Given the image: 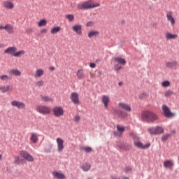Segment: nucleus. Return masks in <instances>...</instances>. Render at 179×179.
Here are the masks:
<instances>
[{
  "mask_svg": "<svg viewBox=\"0 0 179 179\" xmlns=\"http://www.w3.org/2000/svg\"><path fill=\"white\" fill-rule=\"evenodd\" d=\"M66 19H68L69 22H73L75 20V16L72 14H68L66 15Z\"/></svg>",
  "mask_w": 179,
  "mask_h": 179,
  "instance_id": "e433bc0d",
  "label": "nucleus"
},
{
  "mask_svg": "<svg viewBox=\"0 0 179 179\" xmlns=\"http://www.w3.org/2000/svg\"><path fill=\"white\" fill-rule=\"evenodd\" d=\"M11 106H13V107H17L18 110H24V108H26V104L19 101H11Z\"/></svg>",
  "mask_w": 179,
  "mask_h": 179,
  "instance_id": "1a4fd4ad",
  "label": "nucleus"
},
{
  "mask_svg": "<svg viewBox=\"0 0 179 179\" xmlns=\"http://www.w3.org/2000/svg\"><path fill=\"white\" fill-rule=\"evenodd\" d=\"M37 86H43V85H44V82H43V80L38 81L36 83Z\"/></svg>",
  "mask_w": 179,
  "mask_h": 179,
  "instance_id": "603ef678",
  "label": "nucleus"
},
{
  "mask_svg": "<svg viewBox=\"0 0 179 179\" xmlns=\"http://www.w3.org/2000/svg\"><path fill=\"white\" fill-rule=\"evenodd\" d=\"M164 167L165 169H169V170H172V169L174 167V162L171 160H166L164 162Z\"/></svg>",
  "mask_w": 179,
  "mask_h": 179,
  "instance_id": "f3484780",
  "label": "nucleus"
},
{
  "mask_svg": "<svg viewBox=\"0 0 179 179\" xmlns=\"http://www.w3.org/2000/svg\"><path fill=\"white\" fill-rule=\"evenodd\" d=\"M152 1H156V0H152Z\"/></svg>",
  "mask_w": 179,
  "mask_h": 179,
  "instance_id": "0e129e2a",
  "label": "nucleus"
},
{
  "mask_svg": "<svg viewBox=\"0 0 179 179\" xmlns=\"http://www.w3.org/2000/svg\"><path fill=\"white\" fill-rule=\"evenodd\" d=\"M73 31H75L78 36H82V25L76 24L72 27Z\"/></svg>",
  "mask_w": 179,
  "mask_h": 179,
  "instance_id": "4468645a",
  "label": "nucleus"
},
{
  "mask_svg": "<svg viewBox=\"0 0 179 179\" xmlns=\"http://www.w3.org/2000/svg\"><path fill=\"white\" fill-rule=\"evenodd\" d=\"M77 78L78 79H83L85 78V71L83 69H80L77 71Z\"/></svg>",
  "mask_w": 179,
  "mask_h": 179,
  "instance_id": "c85d7f7f",
  "label": "nucleus"
},
{
  "mask_svg": "<svg viewBox=\"0 0 179 179\" xmlns=\"http://www.w3.org/2000/svg\"><path fill=\"white\" fill-rule=\"evenodd\" d=\"M170 136H171V134H164L162 136L161 140L162 141V142H166V141H167V139H169V138H170Z\"/></svg>",
  "mask_w": 179,
  "mask_h": 179,
  "instance_id": "c9c22d12",
  "label": "nucleus"
},
{
  "mask_svg": "<svg viewBox=\"0 0 179 179\" xmlns=\"http://www.w3.org/2000/svg\"><path fill=\"white\" fill-rule=\"evenodd\" d=\"M101 101L104 106V108H108V102L110 101V97L107 95H103L101 98Z\"/></svg>",
  "mask_w": 179,
  "mask_h": 179,
  "instance_id": "a211bd4d",
  "label": "nucleus"
},
{
  "mask_svg": "<svg viewBox=\"0 0 179 179\" xmlns=\"http://www.w3.org/2000/svg\"><path fill=\"white\" fill-rule=\"evenodd\" d=\"M56 141L57 143V152H61L62 150H64V140L57 138Z\"/></svg>",
  "mask_w": 179,
  "mask_h": 179,
  "instance_id": "ddd939ff",
  "label": "nucleus"
},
{
  "mask_svg": "<svg viewBox=\"0 0 179 179\" xmlns=\"http://www.w3.org/2000/svg\"><path fill=\"white\" fill-rule=\"evenodd\" d=\"M15 51H17V48L16 47H10L4 50L5 54H10V55H13L14 57V54Z\"/></svg>",
  "mask_w": 179,
  "mask_h": 179,
  "instance_id": "6ab92c4d",
  "label": "nucleus"
},
{
  "mask_svg": "<svg viewBox=\"0 0 179 179\" xmlns=\"http://www.w3.org/2000/svg\"><path fill=\"white\" fill-rule=\"evenodd\" d=\"M141 120L144 121V122H155V121L159 120V117L157 116V114L146 110L142 112Z\"/></svg>",
  "mask_w": 179,
  "mask_h": 179,
  "instance_id": "f257e3e1",
  "label": "nucleus"
},
{
  "mask_svg": "<svg viewBox=\"0 0 179 179\" xmlns=\"http://www.w3.org/2000/svg\"><path fill=\"white\" fill-rule=\"evenodd\" d=\"M30 141H31L33 143H37V141H38V138H37V136L36 134H32L30 138Z\"/></svg>",
  "mask_w": 179,
  "mask_h": 179,
  "instance_id": "473e14b6",
  "label": "nucleus"
},
{
  "mask_svg": "<svg viewBox=\"0 0 179 179\" xmlns=\"http://www.w3.org/2000/svg\"><path fill=\"white\" fill-rule=\"evenodd\" d=\"M114 70L115 71H120V70H121V66L120 64H115L114 66Z\"/></svg>",
  "mask_w": 179,
  "mask_h": 179,
  "instance_id": "49530a36",
  "label": "nucleus"
},
{
  "mask_svg": "<svg viewBox=\"0 0 179 179\" xmlns=\"http://www.w3.org/2000/svg\"><path fill=\"white\" fill-rule=\"evenodd\" d=\"M177 37H178L177 34H173L170 32H168L166 34V40H174V39L177 38Z\"/></svg>",
  "mask_w": 179,
  "mask_h": 179,
  "instance_id": "b1692460",
  "label": "nucleus"
},
{
  "mask_svg": "<svg viewBox=\"0 0 179 179\" xmlns=\"http://www.w3.org/2000/svg\"><path fill=\"white\" fill-rule=\"evenodd\" d=\"M122 178H123V179H129V177H127V176H123Z\"/></svg>",
  "mask_w": 179,
  "mask_h": 179,
  "instance_id": "4d7b16f0",
  "label": "nucleus"
},
{
  "mask_svg": "<svg viewBox=\"0 0 179 179\" xmlns=\"http://www.w3.org/2000/svg\"><path fill=\"white\" fill-rule=\"evenodd\" d=\"M134 146L138 148V149H149L150 148V143H146L145 145H143L141 142L136 141L134 142Z\"/></svg>",
  "mask_w": 179,
  "mask_h": 179,
  "instance_id": "9b49d317",
  "label": "nucleus"
},
{
  "mask_svg": "<svg viewBox=\"0 0 179 179\" xmlns=\"http://www.w3.org/2000/svg\"><path fill=\"white\" fill-rule=\"evenodd\" d=\"M24 54V50H20L17 52H15L14 54V57H20V55H23Z\"/></svg>",
  "mask_w": 179,
  "mask_h": 179,
  "instance_id": "a19ab883",
  "label": "nucleus"
},
{
  "mask_svg": "<svg viewBox=\"0 0 179 179\" xmlns=\"http://www.w3.org/2000/svg\"><path fill=\"white\" fill-rule=\"evenodd\" d=\"M52 113L55 117H62L64 115V109L61 106H56L52 108Z\"/></svg>",
  "mask_w": 179,
  "mask_h": 179,
  "instance_id": "0eeeda50",
  "label": "nucleus"
},
{
  "mask_svg": "<svg viewBox=\"0 0 179 179\" xmlns=\"http://www.w3.org/2000/svg\"><path fill=\"white\" fill-rule=\"evenodd\" d=\"M44 75V70L43 69H38L35 73V78H40V76H43Z\"/></svg>",
  "mask_w": 179,
  "mask_h": 179,
  "instance_id": "7c9ffc66",
  "label": "nucleus"
},
{
  "mask_svg": "<svg viewBox=\"0 0 179 179\" xmlns=\"http://www.w3.org/2000/svg\"><path fill=\"white\" fill-rule=\"evenodd\" d=\"M90 167H91V165L90 164H84L83 166H82V169L83 170V171H89L90 170Z\"/></svg>",
  "mask_w": 179,
  "mask_h": 179,
  "instance_id": "2f4dec72",
  "label": "nucleus"
},
{
  "mask_svg": "<svg viewBox=\"0 0 179 179\" xmlns=\"http://www.w3.org/2000/svg\"><path fill=\"white\" fill-rule=\"evenodd\" d=\"M50 71H54V69H55V68H54V67H50Z\"/></svg>",
  "mask_w": 179,
  "mask_h": 179,
  "instance_id": "13d9d810",
  "label": "nucleus"
},
{
  "mask_svg": "<svg viewBox=\"0 0 179 179\" xmlns=\"http://www.w3.org/2000/svg\"><path fill=\"white\" fill-rule=\"evenodd\" d=\"M171 94H173V91L171 90H168L165 92L164 94V96L165 97H170L171 96Z\"/></svg>",
  "mask_w": 179,
  "mask_h": 179,
  "instance_id": "79ce46f5",
  "label": "nucleus"
},
{
  "mask_svg": "<svg viewBox=\"0 0 179 179\" xmlns=\"http://www.w3.org/2000/svg\"><path fill=\"white\" fill-rule=\"evenodd\" d=\"M3 29H5V27H3V26H0V30H3Z\"/></svg>",
  "mask_w": 179,
  "mask_h": 179,
  "instance_id": "6e6d98bb",
  "label": "nucleus"
},
{
  "mask_svg": "<svg viewBox=\"0 0 179 179\" xmlns=\"http://www.w3.org/2000/svg\"><path fill=\"white\" fill-rule=\"evenodd\" d=\"M47 24V21L45 20H41L40 22H38V26L39 27H42V26H45Z\"/></svg>",
  "mask_w": 179,
  "mask_h": 179,
  "instance_id": "58836bf2",
  "label": "nucleus"
},
{
  "mask_svg": "<svg viewBox=\"0 0 179 179\" xmlns=\"http://www.w3.org/2000/svg\"><path fill=\"white\" fill-rule=\"evenodd\" d=\"M41 99H42V101H45V102L52 101V98L48 96H42Z\"/></svg>",
  "mask_w": 179,
  "mask_h": 179,
  "instance_id": "f704fd0d",
  "label": "nucleus"
},
{
  "mask_svg": "<svg viewBox=\"0 0 179 179\" xmlns=\"http://www.w3.org/2000/svg\"><path fill=\"white\" fill-rule=\"evenodd\" d=\"M116 145L121 150H125L126 152L128 150H131V145H129L128 143H125L122 141H117Z\"/></svg>",
  "mask_w": 179,
  "mask_h": 179,
  "instance_id": "423d86ee",
  "label": "nucleus"
},
{
  "mask_svg": "<svg viewBox=\"0 0 179 179\" xmlns=\"http://www.w3.org/2000/svg\"><path fill=\"white\" fill-rule=\"evenodd\" d=\"M114 61L120 65H125V64H127V60H125V59H122V57H115Z\"/></svg>",
  "mask_w": 179,
  "mask_h": 179,
  "instance_id": "4be33fe9",
  "label": "nucleus"
},
{
  "mask_svg": "<svg viewBox=\"0 0 179 179\" xmlns=\"http://www.w3.org/2000/svg\"><path fill=\"white\" fill-rule=\"evenodd\" d=\"M166 18L168 22H170L171 26H174V24H176V20L173 17V11H169L167 13Z\"/></svg>",
  "mask_w": 179,
  "mask_h": 179,
  "instance_id": "f8f14e48",
  "label": "nucleus"
},
{
  "mask_svg": "<svg viewBox=\"0 0 179 179\" xmlns=\"http://www.w3.org/2000/svg\"><path fill=\"white\" fill-rule=\"evenodd\" d=\"M122 85H123V83H122V82H119V83H118V85H119V86H122Z\"/></svg>",
  "mask_w": 179,
  "mask_h": 179,
  "instance_id": "5fc2aeb1",
  "label": "nucleus"
},
{
  "mask_svg": "<svg viewBox=\"0 0 179 179\" xmlns=\"http://www.w3.org/2000/svg\"><path fill=\"white\" fill-rule=\"evenodd\" d=\"M45 31H47V30L46 29L42 30V33H45Z\"/></svg>",
  "mask_w": 179,
  "mask_h": 179,
  "instance_id": "052dcab7",
  "label": "nucleus"
},
{
  "mask_svg": "<svg viewBox=\"0 0 179 179\" xmlns=\"http://www.w3.org/2000/svg\"><path fill=\"white\" fill-rule=\"evenodd\" d=\"M90 68H96V64L94 63H90Z\"/></svg>",
  "mask_w": 179,
  "mask_h": 179,
  "instance_id": "864d4df0",
  "label": "nucleus"
},
{
  "mask_svg": "<svg viewBox=\"0 0 179 179\" xmlns=\"http://www.w3.org/2000/svg\"><path fill=\"white\" fill-rule=\"evenodd\" d=\"M113 113L115 114V115H117L119 118H126V117L128 116V114L125 111L118 109H113Z\"/></svg>",
  "mask_w": 179,
  "mask_h": 179,
  "instance_id": "9d476101",
  "label": "nucleus"
},
{
  "mask_svg": "<svg viewBox=\"0 0 179 179\" xmlns=\"http://www.w3.org/2000/svg\"><path fill=\"white\" fill-rule=\"evenodd\" d=\"M15 164H20V163H22V160H20V157H15Z\"/></svg>",
  "mask_w": 179,
  "mask_h": 179,
  "instance_id": "c03bdc74",
  "label": "nucleus"
},
{
  "mask_svg": "<svg viewBox=\"0 0 179 179\" xmlns=\"http://www.w3.org/2000/svg\"><path fill=\"white\" fill-rule=\"evenodd\" d=\"M2 160V155H0V162Z\"/></svg>",
  "mask_w": 179,
  "mask_h": 179,
  "instance_id": "bf43d9fd",
  "label": "nucleus"
},
{
  "mask_svg": "<svg viewBox=\"0 0 179 179\" xmlns=\"http://www.w3.org/2000/svg\"><path fill=\"white\" fill-rule=\"evenodd\" d=\"M162 86L163 87H167L170 86V82L169 80H165L162 83Z\"/></svg>",
  "mask_w": 179,
  "mask_h": 179,
  "instance_id": "ea45409f",
  "label": "nucleus"
},
{
  "mask_svg": "<svg viewBox=\"0 0 179 179\" xmlns=\"http://www.w3.org/2000/svg\"><path fill=\"white\" fill-rule=\"evenodd\" d=\"M139 99H141V100H142V99H145V97H146V94L145 93H142L138 96Z\"/></svg>",
  "mask_w": 179,
  "mask_h": 179,
  "instance_id": "8fccbe9b",
  "label": "nucleus"
},
{
  "mask_svg": "<svg viewBox=\"0 0 179 179\" xmlns=\"http://www.w3.org/2000/svg\"><path fill=\"white\" fill-rule=\"evenodd\" d=\"M10 73L11 75H14V76H20V75H22V73L20 72V71L17 70V69H12L10 71Z\"/></svg>",
  "mask_w": 179,
  "mask_h": 179,
  "instance_id": "c756f323",
  "label": "nucleus"
},
{
  "mask_svg": "<svg viewBox=\"0 0 179 179\" xmlns=\"http://www.w3.org/2000/svg\"><path fill=\"white\" fill-rule=\"evenodd\" d=\"M80 150H84L86 153H90L92 152V148L90 147H80Z\"/></svg>",
  "mask_w": 179,
  "mask_h": 179,
  "instance_id": "4c0bfd02",
  "label": "nucleus"
},
{
  "mask_svg": "<svg viewBox=\"0 0 179 179\" xmlns=\"http://www.w3.org/2000/svg\"><path fill=\"white\" fill-rule=\"evenodd\" d=\"M113 179H121V178H113Z\"/></svg>",
  "mask_w": 179,
  "mask_h": 179,
  "instance_id": "680f3d73",
  "label": "nucleus"
},
{
  "mask_svg": "<svg viewBox=\"0 0 179 179\" xmlns=\"http://www.w3.org/2000/svg\"><path fill=\"white\" fill-rule=\"evenodd\" d=\"M51 148H52V145H50L49 148H45V150H44L45 153H50Z\"/></svg>",
  "mask_w": 179,
  "mask_h": 179,
  "instance_id": "a18cd8bd",
  "label": "nucleus"
},
{
  "mask_svg": "<svg viewBox=\"0 0 179 179\" xmlns=\"http://www.w3.org/2000/svg\"><path fill=\"white\" fill-rule=\"evenodd\" d=\"M71 99L74 104H79V95H78V93L73 92L71 94Z\"/></svg>",
  "mask_w": 179,
  "mask_h": 179,
  "instance_id": "dca6fc26",
  "label": "nucleus"
},
{
  "mask_svg": "<svg viewBox=\"0 0 179 179\" xmlns=\"http://www.w3.org/2000/svg\"><path fill=\"white\" fill-rule=\"evenodd\" d=\"M124 171H125V173H131V171H132V169L130 167L127 166L124 169Z\"/></svg>",
  "mask_w": 179,
  "mask_h": 179,
  "instance_id": "de8ad7c7",
  "label": "nucleus"
},
{
  "mask_svg": "<svg viewBox=\"0 0 179 179\" xmlns=\"http://www.w3.org/2000/svg\"><path fill=\"white\" fill-rule=\"evenodd\" d=\"M59 30H61L59 27H55L51 29L50 33L51 34H57Z\"/></svg>",
  "mask_w": 179,
  "mask_h": 179,
  "instance_id": "72a5a7b5",
  "label": "nucleus"
},
{
  "mask_svg": "<svg viewBox=\"0 0 179 179\" xmlns=\"http://www.w3.org/2000/svg\"><path fill=\"white\" fill-rule=\"evenodd\" d=\"M4 29L5 30H6L7 32H8L9 34H12L13 33V27H12V25L7 24L4 26Z\"/></svg>",
  "mask_w": 179,
  "mask_h": 179,
  "instance_id": "bb28decb",
  "label": "nucleus"
},
{
  "mask_svg": "<svg viewBox=\"0 0 179 179\" xmlns=\"http://www.w3.org/2000/svg\"><path fill=\"white\" fill-rule=\"evenodd\" d=\"M150 135H162L164 132V129L161 126L152 127L148 129Z\"/></svg>",
  "mask_w": 179,
  "mask_h": 179,
  "instance_id": "7ed1b4c3",
  "label": "nucleus"
},
{
  "mask_svg": "<svg viewBox=\"0 0 179 179\" xmlns=\"http://www.w3.org/2000/svg\"><path fill=\"white\" fill-rule=\"evenodd\" d=\"M117 131L113 132V135H115V136H121L122 133L125 131V127L117 125Z\"/></svg>",
  "mask_w": 179,
  "mask_h": 179,
  "instance_id": "2eb2a0df",
  "label": "nucleus"
},
{
  "mask_svg": "<svg viewBox=\"0 0 179 179\" xmlns=\"http://www.w3.org/2000/svg\"><path fill=\"white\" fill-rule=\"evenodd\" d=\"M86 26H87V27H90L93 26V22H92V21L88 22L86 24Z\"/></svg>",
  "mask_w": 179,
  "mask_h": 179,
  "instance_id": "3c124183",
  "label": "nucleus"
},
{
  "mask_svg": "<svg viewBox=\"0 0 179 179\" xmlns=\"http://www.w3.org/2000/svg\"><path fill=\"white\" fill-rule=\"evenodd\" d=\"M162 109L164 117L166 118H173V117H176V113H171V111H170V108H169L166 105H163Z\"/></svg>",
  "mask_w": 179,
  "mask_h": 179,
  "instance_id": "39448f33",
  "label": "nucleus"
},
{
  "mask_svg": "<svg viewBox=\"0 0 179 179\" xmlns=\"http://www.w3.org/2000/svg\"><path fill=\"white\" fill-rule=\"evenodd\" d=\"M119 107H120V108H122V110H124V111H127V112L131 111V106L127 103H120Z\"/></svg>",
  "mask_w": 179,
  "mask_h": 179,
  "instance_id": "aec40b11",
  "label": "nucleus"
},
{
  "mask_svg": "<svg viewBox=\"0 0 179 179\" xmlns=\"http://www.w3.org/2000/svg\"><path fill=\"white\" fill-rule=\"evenodd\" d=\"M166 68H176L177 66V62H168L166 63Z\"/></svg>",
  "mask_w": 179,
  "mask_h": 179,
  "instance_id": "cd10ccee",
  "label": "nucleus"
},
{
  "mask_svg": "<svg viewBox=\"0 0 179 179\" xmlns=\"http://www.w3.org/2000/svg\"><path fill=\"white\" fill-rule=\"evenodd\" d=\"M0 90L1 93H6V92H9L10 90H12V87L10 85H6L0 87Z\"/></svg>",
  "mask_w": 179,
  "mask_h": 179,
  "instance_id": "5701e85b",
  "label": "nucleus"
},
{
  "mask_svg": "<svg viewBox=\"0 0 179 179\" xmlns=\"http://www.w3.org/2000/svg\"><path fill=\"white\" fill-rule=\"evenodd\" d=\"M74 122H79V121H80V116L77 115L74 117L73 120Z\"/></svg>",
  "mask_w": 179,
  "mask_h": 179,
  "instance_id": "09e8293b",
  "label": "nucleus"
},
{
  "mask_svg": "<svg viewBox=\"0 0 179 179\" xmlns=\"http://www.w3.org/2000/svg\"><path fill=\"white\" fill-rule=\"evenodd\" d=\"M20 154V156L23 157V159L27 160V162H34V158L33 157V156L29 154V152H27V151L22 150Z\"/></svg>",
  "mask_w": 179,
  "mask_h": 179,
  "instance_id": "6e6552de",
  "label": "nucleus"
},
{
  "mask_svg": "<svg viewBox=\"0 0 179 179\" xmlns=\"http://www.w3.org/2000/svg\"><path fill=\"white\" fill-rule=\"evenodd\" d=\"M3 5L6 9H13L14 5L10 1H3Z\"/></svg>",
  "mask_w": 179,
  "mask_h": 179,
  "instance_id": "393cba45",
  "label": "nucleus"
},
{
  "mask_svg": "<svg viewBox=\"0 0 179 179\" xmlns=\"http://www.w3.org/2000/svg\"><path fill=\"white\" fill-rule=\"evenodd\" d=\"M36 110L40 113V114H43V115H47V114H50V113H51V109L47 106H38L36 108Z\"/></svg>",
  "mask_w": 179,
  "mask_h": 179,
  "instance_id": "20e7f679",
  "label": "nucleus"
},
{
  "mask_svg": "<svg viewBox=\"0 0 179 179\" xmlns=\"http://www.w3.org/2000/svg\"><path fill=\"white\" fill-rule=\"evenodd\" d=\"M99 6H100V3H94L92 0H90L78 4L77 6V9H79L80 10H87V9H93V8H97Z\"/></svg>",
  "mask_w": 179,
  "mask_h": 179,
  "instance_id": "f03ea898",
  "label": "nucleus"
},
{
  "mask_svg": "<svg viewBox=\"0 0 179 179\" xmlns=\"http://www.w3.org/2000/svg\"><path fill=\"white\" fill-rule=\"evenodd\" d=\"M52 176L55 178L57 179H65V175L62 173H59L58 171L52 172Z\"/></svg>",
  "mask_w": 179,
  "mask_h": 179,
  "instance_id": "412c9836",
  "label": "nucleus"
},
{
  "mask_svg": "<svg viewBox=\"0 0 179 179\" xmlns=\"http://www.w3.org/2000/svg\"><path fill=\"white\" fill-rule=\"evenodd\" d=\"M99 31H90L88 33V37L89 38H93V37L99 36Z\"/></svg>",
  "mask_w": 179,
  "mask_h": 179,
  "instance_id": "a878e982",
  "label": "nucleus"
},
{
  "mask_svg": "<svg viewBox=\"0 0 179 179\" xmlns=\"http://www.w3.org/2000/svg\"><path fill=\"white\" fill-rule=\"evenodd\" d=\"M1 47H2V45H0V48H1Z\"/></svg>",
  "mask_w": 179,
  "mask_h": 179,
  "instance_id": "e2e57ef3",
  "label": "nucleus"
},
{
  "mask_svg": "<svg viewBox=\"0 0 179 179\" xmlns=\"http://www.w3.org/2000/svg\"><path fill=\"white\" fill-rule=\"evenodd\" d=\"M0 79L1 80H6V81H8L10 78H9V76H8V75H3V76H0Z\"/></svg>",
  "mask_w": 179,
  "mask_h": 179,
  "instance_id": "37998d69",
  "label": "nucleus"
}]
</instances>
